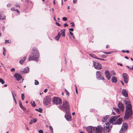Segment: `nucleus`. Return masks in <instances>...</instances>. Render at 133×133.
<instances>
[{
  "label": "nucleus",
  "mask_w": 133,
  "mask_h": 133,
  "mask_svg": "<svg viewBox=\"0 0 133 133\" xmlns=\"http://www.w3.org/2000/svg\"><path fill=\"white\" fill-rule=\"evenodd\" d=\"M110 125L109 123H105L103 128L100 125L95 127L96 133H102L103 131L104 133H109L112 128V125Z\"/></svg>",
  "instance_id": "1"
},
{
  "label": "nucleus",
  "mask_w": 133,
  "mask_h": 133,
  "mask_svg": "<svg viewBox=\"0 0 133 133\" xmlns=\"http://www.w3.org/2000/svg\"><path fill=\"white\" fill-rule=\"evenodd\" d=\"M125 102L127 106L125 108V112L124 118L127 120L131 116L132 114V111L131 105L129 102L126 101Z\"/></svg>",
  "instance_id": "2"
},
{
  "label": "nucleus",
  "mask_w": 133,
  "mask_h": 133,
  "mask_svg": "<svg viewBox=\"0 0 133 133\" xmlns=\"http://www.w3.org/2000/svg\"><path fill=\"white\" fill-rule=\"evenodd\" d=\"M39 57V53L38 50L35 47H33L28 60L29 61H37Z\"/></svg>",
  "instance_id": "3"
},
{
  "label": "nucleus",
  "mask_w": 133,
  "mask_h": 133,
  "mask_svg": "<svg viewBox=\"0 0 133 133\" xmlns=\"http://www.w3.org/2000/svg\"><path fill=\"white\" fill-rule=\"evenodd\" d=\"M60 108L65 111L66 113H68L69 110V105L68 102L66 100H64L63 102V105L59 106Z\"/></svg>",
  "instance_id": "4"
},
{
  "label": "nucleus",
  "mask_w": 133,
  "mask_h": 133,
  "mask_svg": "<svg viewBox=\"0 0 133 133\" xmlns=\"http://www.w3.org/2000/svg\"><path fill=\"white\" fill-rule=\"evenodd\" d=\"M119 116H112L110 117L109 119V121L108 122H107V123H109L110 125H112L114 124L113 122H114L119 117Z\"/></svg>",
  "instance_id": "5"
},
{
  "label": "nucleus",
  "mask_w": 133,
  "mask_h": 133,
  "mask_svg": "<svg viewBox=\"0 0 133 133\" xmlns=\"http://www.w3.org/2000/svg\"><path fill=\"white\" fill-rule=\"evenodd\" d=\"M53 103L55 104H60L62 102V99L60 98L54 97L52 101Z\"/></svg>",
  "instance_id": "6"
},
{
  "label": "nucleus",
  "mask_w": 133,
  "mask_h": 133,
  "mask_svg": "<svg viewBox=\"0 0 133 133\" xmlns=\"http://www.w3.org/2000/svg\"><path fill=\"white\" fill-rule=\"evenodd\" d=\"M51 101L50 98L48 96H46L44 99L43 103L44 104L47 105L50 103Z\"/></svg>",
  "instance_id": "7"
},
{
  "label": "nucleus",
  "mask_w": 133,
  "mask_h": 133,
  "mask_svg": "<svg viewBox=\"0 0 133 133\" xmlns=\"http://www.w3.org/2000/svg\"><path fill=\"white\" fill-rule=\"evenodd\" d=\"M93 65L95 68L98 70H100L102 68V65L99 63L97 62H94Z\"/></svg>",
  "instance_id": "8"
},
{
  "label": "nucleus",
  "mask_w": 133,
  "mask_h": 133,
  "mask_svg": "<svg viewBox=\"0 0 133 133\" xmlns=\"http://www.w3.org/2000/svg\"><path fill=\"white\" fill-rule=\"evenodd\" d=\"M96 76L98 79L99 80H104V78L102 75L101 73L99 71H97L96 72Z\"/></svg>",
  "instance_id": "9"
},
{
  "label": "nucleus",
  "mask_w": 133,
  "mask_h": 133,
  "mask_svg": "<svg viewBox=\"0 0 133 133\" xmlns=\"http://www.w3.org/2000/svg\"><path fill=\"white\" fill-rule=\"evenodd\" d=\"M95 127L92 126H89L87 128H86V129L87 131L90 133H92L93 131L95 130Z\"/></svg>",
  "instance_id": "10"
},
{
  "label": "nucleus",
  "mask_w": 133,
  "mask_h": 133,
  "mask_svg": "<svg viewBox=\"0 0 133 133\" xmlns=\"http://www.w3.org/2000/svg\"><path fill=\"white\" fill-rule=\"evenodd\" d=\"M122 76L124 78V81L125 83L128 82L129 76L128 74L126 73H124L123 74Z\"/></svg>",
  "instance_id": "11"
},
{
  "label": "nucleus",
  "mask_w": 133,
  "mask_h": 133,
  "mask_svg": "<svg viewBox=\"0 0 133 133\" xmlns=\"http://www.w3.org/2000/svg\"><path fill=\"white\" fill-rule=\"evenodd\" d=\"M118 107L122 111H123L124 110V107L123 103L119 102L118 104Z\"/></svg>",
  "instance_id": "12"
},
{
  "label": "nucleus",
  "mask_w": 133,
  "mask_h": 133,
  "mask_svg": "<svg viewBox=\"0 0 133 133\" xmlns=\"http://www.w3.org/2000/svg\"><path fill=\"white\" fill-rule=\"evenodd\" d=\"M105 74L106 78L108 79L109 80L110 79L111 76L109 71L106 70L105 71Z\"/></svg>",
  "instance_id": "13"
},
{
  "label": "nucleus",
  "mask_w": 133,
  "mask_h": 133,
  "mask_svg": "<svg viewBox=\"0 0 133 133\" xmlns=\"http://www.w3.org/2000/svg\"><path fill=\"white\" fill-rule=\"evenodd\" d=\"M14 77L16 78L17 80L18 81H19L22 78V76L18 74H15L14 76Z\"/></svg>",
  "instance_id": "14"
},
{
  "label": "nucleus",
  "mask_w": 133,
  "mask_h": 133,
  "mask_svg": "<svg viewBox=\"0 0 133 133\" xmlns=\"http://www.w3.org/2000/svg\"><path fill=\"white\" fill-rule=\"evenodd\" d=\"M122 119L121 118H119L114 123V124H120L122 123Z\"/></svg>",
  "instance_id": "15"
},
{
  "label": "nucleus",
  "mask_w": 133,
  "mask_h": 133,
  "mask_svg": "<svg viewBox=\"0 0 133 133\" xmlns=\"http://www.w3.org/2000/svg\"><path fill=\"white\" fill-rule=\"evenodd\" d=\"M122 94L123 96L126 97H128V95L127 91L125 89H123Z\"/></svg>",
  "instance_id": "16"
},
{
  "label": "nucleus",
  "mask_w": 133,
  "mask_h": 133,
  "mask_svg": "<svg viewBox=\"0 0 133 133\" xmlns=\"http://www.w3.org/2000/svg\"><path fill=\"white\" fill-rule=\"evenodd\" d=\"M37 121V119L36 118H32L30 120V122H29V124H31L33 123H36Z\"/></svg>",
  "instance_id": "17"
},
{
  "label": "nucleus",
  "mask_w": 133,
  "mask_h": 133,
  "mask_svg": "<svg viewBox=\"0 0 133 133\" xmlns=\"http://www.w3.org/2000/svg\"><path fill=\"white\" fill-rule=\"evenodd\" d=\"M26 56H24L22 59H21L19 61V63H20L21 64H23L24 62L25 61L26 59Z\"/></svg>",
  "instance_id": "18"
},
{
  "label": "nucleus",
  "mask_w": 133,
  "mask_h": 133,
  "mask_svg": "<svg viewBox=\"0 0 133 133\" xmlns=\"http://www.w3.org/2000/svg\"><path fill=\"white\" fill-rule=\"evenodd\" d=\"M128 128V125L127 124L125 123L123 125L122 127V129H124L126 131Z\"/></svg>",
  "instance_id": "19"
},
{
  "label": "nucleus",
  "mask_w": 133,
  "mask_h": 133,
  "mask_svg": "<svg viewBox=\"0 0 133 133\" xmlns=\"http://www.w3.org/2000/svg\"><path fill=\"white\" fill-rule=\"evenodd\" d=\"M111 80L112 83L114 82L116 83L117 82V78L114 76L112 77Z\"/></svg>",
  "instance_id": "20"
},
{
  "label": "nucleus",
  "mask_w": 133,
  "mask_h": 133,
  "mask_svg": "<svg viewBox=\"0 0 133 133\" xmlns=\"http://www.w3.org/2000/svg\"><path fill=\"white\" fill-rule=\"evenodd\" d=\"M65 29L62 30H61L60 31V32H61V33L60 34L63 37L65 36Z\"/></svg>",
  "instance_id": "21"
},
{
  "label": "nucleus",
  "mask_w": 133,
  "mask_h": 133,
  "mask_svg": "<svg viewBox=\"0 0 133 133\" xmlns=\"http://www.w3.org/2000/svg\"><path fill=\"white\" fill-rule=\"evenodd\" d=\"M60 36V32H59L58 34V35L55 37V38L56 40L58 41L59 39Z\"/></svg>",
  "instance_id": "22"
},
{
  "label": "nucleus",
  "mask_w": 133,
  "mask_h": 133,
  "mask_svg": "<svg viewBox=\"0 0 133 133\" xmlns=\"http://www.w3.org/2000/svg\"><path fill=\"white\" fill-rule=\"evenodd\" d=\"M65 117L68 121H69L71 119V116L69 115H65Z\"/></svg>",
  "instance_id": "23"
},
{
  "label": "nucleus",
  "mask_w": 133,
  "mask_h": 133,
  "mask_svg": "<svg viewBox=\"0 0 133 133\" xmlns=\"http://www.w3.org/2000/svg\"><path fill=\"white\" fill-rule=\"evenodd\" d=\"M5 18V16H4L0 12V19L4 20Z\"/></svg>",
  "instance_id": "24"
},
{
  "label": "nucleus",
  "mask_w": 133,
  "mask_h": 133,
  "mask_svg": "<svg viewBox=\"0 0 133 133\" xmlns=\"http://www.w3.org/2000/svg\"><path fill=\"white\" fill-rule=\"evenodd\" d=\"M29 68L28 67H26L24 69L23 72L25 73H27L29 72Z\"/></svg>",
  "instance_id": "25"
},
{
  "label": "nucleus",
  "mask_w": 133,
  "mask_h": 133,
  "mask_svg": "<svg viewBox=\"0 0 133 133\" xmlns=\"http://www.w3.org/2000/svg\"><path fill=\"white\" fill-rule=\"evenodd\" d=\"M3 55L4 56H5L6 55V50L5 49V47L3 48Z\"/></svg>",
  "instance_id": "26"
},
{
  "label": "nucleus",
  "mask_w": 133,
  "mask_h": 133,
  "mask_svg": "<svg viewBox=\"0 0 133 133\" xmlns=\"http://www.w3.org/2000/svg\"><path fill=\"white\" fill-rule=\"evenodd\" d=\"M90 55L93 58H96V59H97V58H97L96 56L94 54H90Z\"/></svg>",
  "instance_id": "27"
},
{
  "label": "nucleus",
  "mask_w": 133,
  "mask_h": 133,
  "mask_svg": "<svg viewBox=\"0 0 133 133\" xmlns=\"http://www.w3.org/2000/svg\"><path fill=\"white\" fill-rule=\"evenodd\" d=\"M113 109H114L116 111V112L118 114H119V110L118 108H116L115 107H114Z\"/></svg>",
  "instance_id": "28"
},
{
  "label": "nucleus",
  "mask_w": 133,
  "mask_h": 133,
  "mask_svg": "<svg viewBox=\"0 0 133 133\" xmlns=\"http://www.w3.org/2000/svg\"><path fill=\"white\" fill-rule=\"evenodd\" d=\"M64 90L66 95L69 96L70 95L69 92L66 89H65Z\"/></svg>",
  "instance_id": "29"
},
{
  "label": "nucleus",
  "mask_w": 133,
  "mask_h": 133,
  "mask_svg": "<svg viewBox=\"0 0 133 133\" xmlns=\"http://www.w3.org/2000/svg\"><path fill=\"white\" fill-rule=\"evenodd\" d=\"M31 105L33 107H35L36 106L35 103L34 101L31 102Z\"/></svg>",
  "instance_id": "30"
},
{
  "label": "nucleus",
  "mask_w": 133,
  "mask_h": 133,
  "mask_svg": "<svg viewBox=\"0 0 133 133\" xmlns=\"http://www.w3.org/2000/svg\"><path fill=\"white\" fill-rule=\"evenodd\" d=\"M49 128L51 131V133H53V129L52 127L51 126H49Z\"/></svg>",
  "instance_id": "31"
},
{
  "label": "nucleus",
  "mask_w": 133,
  "mask_h": 133,
  "mask_svg": "<svg viewBox=\"0 0 133 133\" xmlns=\"http://www.w3.org/2000/svg\"><path fill=\"white\" fill-rule=\"evenodd\" d=\"M35 110L36 111H38L40 112H41L42 110V109L40 108H39L38 109H35Z\"/></svg>",
  "instance_id": "32"
},
{
  "label": "nucleus",
  "mask_w": 133,
  "mask_h": 133,
  "mask_svg": "<svg viewBox=\"0 0 133 133\" xmlns=\"http://www.w3.org/2000/svg\"><path fill=\"white\" fill-rule=\"evenodd\" d=\"M0 83H1L2 84H3L5 83V82L3 79L0 78Z\"/></svg>",
  "instance_id": "33"
},
{
  "label": "nucleus",
  "mask_w": 133,
  "mask_h": 133,
  "mask_svg": "<svg viewBox=\"0 0 133 133\" xmlns=\"http://www.w3.org/2000/svg\"><path fill=\"white\" fill-rule=\"evenodd\" d=\"M125 131V130H124V129H122V128H121V129L120 130L119 132L120 133H124Z\"/></svg>",
  "instance_id": "34"
},
{
  "label": "nucleus",
  "mask_w": 133,
  "mask_h": 133,
  "mask_svg": "<svg viewBox=\"0 0 133 133\" xmlns=\"http://www.w3.org/2000/svg\"><path fill=\"white\" fill-rule=\"evenodd\" d=\"M103 52L104 54H109L112 53L111 52H105V51H103Z\"/></svg>",
  "instance_id": "35"
},
{
  "label": "nucleus",
  "mask_w": 133,
  "mask_h": 133,
  "mask_svg": "<svg viewBox=\"0 0 133 133\" xmlns=\"http://www.w3.org/2000/svg\"><path fill=\"white\" fill-rule=\"evenodd\" d=\"M35 84L36 85H38L39 84L37 80H35Z\"/></svg>",
  "instance_id": "36"
},
{
  "label": "nucleus",
  "mask_w": 133,
  "mask_h": 133,
  "mask_svg": "<svg viewBox=\"0 0 133 133\" xmlns=\"http://www.w3.org/2000/svg\"><path fill=\"white\" fill-rule=\"evenodd\" d=\"M21 97L22 98V99L23 100H24V94H21Z\"/></svg>",
  "instance_id": "37"
},
{
  "label": "nucleus",
  "mask_w": 133,
  "mask_h": 133,
  "mask_svg": "<svg viewBox=\"0 0 133 133\" xmlns=\"http://www.w3.org/2000/svg\"><path fill=\"white\" fill-rule=\"evenodd\" d=\"M19 102L20 107L21 108L22 107H23L22 105V102H21V101H19Z\"/></svg>",
  "instance_id": "38"
},
{
  "label": "nucleus",
  "mask_w": 133,
  "mask_h": 133,
  "mask_svg": "<svg viewBox=\"0 0 133 133\" xmlns=\"http://www.w3.org/2000/svg\"><path fill=\"white\" fill-rule=\"evenodd\" d=\"M11 42V41H10L9 40H6L5 41V43H10Z\"/></svg>",
  "instance_id": "39"
},
{
  "label": "nucleus",
  "mask_w": 133,
  "mask_h": 133,
  "mask_svg": "<svg viewBox=\"0 0 133 133\" xmlns=\"http://www.w3.org/2000/svg\"><path fill=\"white\" fill-rule=\"evenodd\" d=\"M107 119H106L104 117L102 119V121L103 122H105Z\"/></svg>",
  "instance_id": "40"
},
{
  "label": "nucleus",
  "mask_w": 133,
  "mask_h": 133,
  "mask_svg": "<svg viewBox=\"0 0 133 133\" xmlns=\"http://www.w3.org/2000/svg\"><path fill=\"white\" fill-rule=\"evenodd\" d=\"M70 24H72L71 26L72 27H74L75 26V24L73 22H72L70 23Z\"/></svg>",
  "instance_id": "41"
},
{
  "label": "nucleus",
  "mask_w": 133,
  "mask_h": 133,
  "mask_svg": "<svg viewBox=\"0 0 133 133\" xmlns=\"http://www.w3.org/2000/svg\"><path fill=\"white\" fill-rule=\"evenodd\" d=\"M11 92L12 95H15V96H16V95L15 93V92L14 91H12Z\"/></svg>",
  "instance_id": "42"
},
{
  "label": "nucleus",
  "mask_w": 133,
  "mask_h": 133,
  "mask_svg": "<svg viewBox=\"0 0 133 133\" xmlns=\"http://www.w3.org/2000/svg\"><path fill=\"white\" fill-rule=\"evenodd\" d=\"M15 6L16 7H18L20 8V6L18 4H16L15 5Z\"/></svg>",
  "instance_id": "43"
},
{
  "label": "nucleus",
  "mask_w": 133,
  "mask_h": 133,
  "mask_svg": "<svg viewBox=\"0 0 133 133\" xmlns=\"http://www.w3.org/2000/svg\"><path fill=\"white\" fill-rule=\"evenodd\" d=\"M75 88H76V93L77 94L78 93V92L77 88L76 86V85H75Z\"/></svg>",
  "instance_id": "44"
},
{
  "label": "nucleus",
  "mask_w": 133,
  "mask_h": 133,
  "mask_svg": "<svg viewBox=\"0 0 133 133\" xmlns=\"http://www.w3.org/2000/svg\"><path fill=\"white\" fill-rule=\"evenodd\" d=\"M38 132L39 133H43V131L42 130H38Z\"/></svg>",
  "instance_id": "45"
},
{
  "label": "nucleus",
  "mask_w": 133,
  "mask_h": 133,
  "mask_svg": "<svg viewBox=\"0 0 133 133\" xmlns=\"http://www.w3.org/2000/svg\"><path fill=\"white\" fill-rule=\"evenodd\" d=\"M63 19L64 21H66L67 20V18L65 17H64L63 18Z\"/></svg>",
  "instance_id": "46"
},
{
  "label": "nucleus",
  "mask_w": 133,
  "mask_h": 133,
  "mask_svg": "<svg viewBox=\"0 0 133 133\" xmlns=\"http://www.w3.org/2000/svg\"><path fill=\"white\" fill-rule=\"evenodd\" d=\"M56 25H57L59 26H61V25L60 24H59L57 22H56Z\"/></svg>",
  "instance_id": "47"
},
{
  "label": "nucleus",
  "mask_w": 133,
  "mask_h": 133,
  "mask_svg": "<svg viewBox=\"0 0 133 133\" xmlns=\"http://www.w3.org/2000/svg\"><path fill=\"white\" fill-rule=\"evenodd\" d=\"M21 108L24 111L26 110V108L23 107H22Z\"/></svg>",
  "instance_id": "48"
},
{
  "label": "nucleus",
  "mask_w": 133,
  "mask_h": 133,
  "mask_svg": "<svg viewBox=\"0 0 133 133\" xmlns=\"http://www.w3.org/2000/svg\"><path fill=\"white\" fill-rule=\"evenodd\" d=\"M97 59H99V60H102V61H106V60L104 59H101V58H97Z\"/></svg>",
  "instance_id": "49"
},
{
  "label": "nucleus",
  "mask_w": 133,
  "mask_h": 133,
  "mask_svg": "<svg viewBox=\"0 0 133 133\" xmlns=\"http://www.w3.org/2000/svg\"><path fill=\"white\" fill-rule=\"evenodd\" d=\"M11 71H15V69L14 68H12L11 69Z\"/></svg>",
  "instance_id": "50"
},
{
  "label": "nucleus",
  "mask_w": 133,
  "mask_h": 133,
  "mask_svg": "<svg viewBox=\"0 0 133 133\" xmlns=\"http://www.w3.org/2000/svg\"><path fill=\"white\" fill-rule=\"evenodd\" d=\"M11 5V4H8L7 5V6L8 7H10Z\"/></svg>",
  "instance_id": "51"
},
{
  "label": "nucleus",
  "mask_w": 133,
  "mask_h": 133,
  "mask_svg": "<svg viewBox=\"0 0 133 133\" xmlns=\"http://www.w3.org/2000/svg\"><path fill=\"white\" fill-rule=\"evenodd\" d=\"M70 35L71 36H73L74 35L70 31Z\"/></svg>",
  "instance_id": "52"
},
{
  "label": "nucleus",
  "mask_w": 133,
  "mask_h": 133,
  "mask_svg": "<svg viewBox=\"0 0 133 133\" xmlns=\"http://www.w3.org/2000/svg\"><path fill=\"white\" fill-rule=\"evenodd\" d=\"M77 2V0H73V3H76Z\"/></svg>",
  "instance_id": "53"
},
{
  "label": "nucleus",
  "mask_w": 133,
  "mask_h": 133,
  "mask_svg": "<svg viewBox=\"0 0 133 133\" xmlns=\"http://www.w3.org/2000/svg\"><path fill=\"white\" fill-rule=\"evenodd\" d=\"M69 30L70 31H74V29L72 28H71L69 29Z\"/></svg>",
  "instance_id": "54"
},
{
  "label": "nucleus",
  "mask_w": 133,
  "mask_h": 133,
  "mask_svg": "<svg viewBox=\"0 0 133 133\" xmlns=\"http://www.w3.org/2000/svg\"><path fill=\"white\" fill-rule=\"evenodd\" d=\"M102 57L103 58H106V56L104 55H103L102 56Z\"/></svg>",
  "instance_id": "55"
},
{
  "label": "nucleus",
  "mask_w": 133,
  "mask_h": 133,
  "mask_svg": "<svg viewBox=\"0 0 133 133\" xmlns=\"http://www.w3.org/2000/svg\"><path fill=\"white\" fill-rule=\"evenodd\" d=\"M127 67L130 70H132V68L131 67H129V66H127Z\"/></svg>",
  "instance_id": "56"
},
{
  "label": "nucleus",
  "mask_w": 133,
  "mask_h": 133,
  "mask_svg": "<svg viewBox=\"0 0 133 133\" xmlns=\"http://www.w3.org/2000/svg\"><path fill=\"white\" fill-rule=\"evenodd\" d=\"M68 26V24L66 23H65L64 24V26L65 27L66 26Z\"/></svg>",
  "instance_id": "57"
},
{
  "label": "nucleus",
  "mask_w": 133,
  "mask_h": 133,
  "mask_svg": "<svg viewBox=\"0 0 133 133\" xmlns=\"http://www.w3.org/2000/svg\"><path fill=\"white\" fill-rule=\"evenodd\" d=\"M11 10H12V11H15V10L14 8H11Z\"/></svg>",
  "instance_id": "58"
},
{
  "label": "nucleus",
  "mask_w": 133,
  "mask_h": 133,
  "mask_svg": "<svg viewBox=\"0 0 133 133\" xmlns=\"http://www.w3.org/2000/svg\"><path fill=\"white\" fill-rule=\"evenodd\" d=\"M15 11H16L19 14V11L18 10L16 9Z\"/></svg>",
  "instance_id": "59"
},
{
  "label": "nucleus",
  "mask_w": 133,
  "mask_h": 133,
  "mask_svg": "<svg viewBox=\"0 0 133 133\" xmlns=\"http://www.w3.org/2000/svg\"><path fill=\"white\" fill-rule=\"evenodd\" d=\"M48 90L47 89H45L44 91V92L46 93L48 91Z\"/></svg>",
  "instance_id": "60"
},
{
  "label": "nucleus",
  "mask_w": 133,
  "mask_h": 133,
  "mask_svg": "<svg viewBox=\"0 0 133 133\" xmlns=\"http://www.w3.org/2000/svg\"><path fill=\"white\" fill-rule=\"evenodd\" d=\"M109 117V116H106L105 117H105V118L107 119Z\"/></svg>",
  "instance_id": "61"
},
{
  "label": "nucleus",
  "mask_w": 133,
  "mask_h": 133,
  "mask_svg": "<svg viewBox=\"0 0 133 133\" xmlns=\"http://www.w3.org/2000/svg\"><path fill=\"white\" fill-rule=\"evenodd\" d=\"M121 83L123 85H124V83H123V82L122 81H120Z\"/></svg>",
  "instance_id": "62"
},
{
  "label": "nucleus",
  "mask_w": 133,
  "mask_h": 133,
  "mask_svg": "<svg viewBox=\"0 0 133 133\" xmlns=\"http://www.w3.org/2000/svg\"><path fill=\"white\" fill-rule=\"evenodd\" d=\"M125 51V52H126L127 53H129V51L128 50H127L126 51Z\"/></svg>",
  "instance_id": "63"
},
{
  "label": "nucleus",
  "mask_w": 133,
  "mask_h": 133,
  "mask_svg": "<svg viewBox=\"0 0 133 133\" xmlns=\"http://www.w3.org/2000/svg\"><path fill=\"white\" fill-rule=\"evenodd\" d=\"M55 0H54L53 2V4H54V5H55Z\"/></svg>",
  "instance_id": "64"
}]
</instances>
